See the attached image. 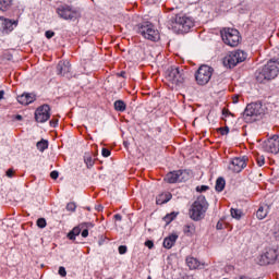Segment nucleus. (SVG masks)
Returning a JSON list of instances; mask_svg holds the SVG:
<instances>
[{
	"instance_id": "obj_5",
	"label": "nucleus",
	"mask_w": 279,
	"mask_h": 279,
	"mask_svg": "<svg viewBox=\"0 0 279 279\" xmlns=\"http://www.w3.org/2000/svg\"><path fill=\"white\" fill-rule=\"evenodd\" d=\"M247 59V53L243 50H235L230 52L223 58V65L227 66V69H234L236 64H240V62H245Z\"/></svg>"
},
{
	"instance_id": "obj_43",
	"label": "nucleus",
	"mask_w": 279,
	"mask_h": 279,
	"mask_svg": "<svg viewBox=\"0 0 279 279\" xmlns=\"http://www.w3.org/2000/svg\"><path fill=\"white\" fill-rule=\"evenodd\" d=\"M145 246L148 247V250H151L154 247V241L151 240H147L145 242Z\"/></svg>"
},
{
	"instance_id": "obj_4",
	"label": "nucleus",
	"mask_w": 279,
	"mask_h": 279,
	"mask_svg": "<svg viewBox=\"0 0 279 279\" xmlns=\"http://www.w3.org/2000/svg\"><path fill=\"white\" fill-rule=\"evenodd\" d=\"M137 34H141L143 38H146V40H151L153 43H156V40H160V33L154 24L149 22H144L140 25H137Z\"/></svg>"
},
{
	"instance_id": "obj_3",
	"label": "nucleus",
	"mask_w": 279,
	"mask_h": 279,
	"mask_svg": "<svg viewBox=\"0 0 279 279\" xmlns=\"http://www.w3.org/2000/svg\"><path fill=\"white\" fill-rule=\"evenodd\" d=\"M207 210H208V202H206V196L201 195L192 204L190 208V217L191 219H193V221H202Z\"/></svg>"
},
{
	"instance_id": "obj_21",
	"label": "nucleus",
	"mask_w": 279,
	"mask_h": 279,
	"mask_svg": "<svg viewBox=\"0 0 279 279\" xmlns=\"http://www.w3.org/2000/svg\"><path fill=\"white\" fill-rule=\"evenodd\" d=\"M177 241H178V234H170L168 238H165L163 247H166V250H171V247L175 245Z\"/></svg>"
},
{
	"instance_id": "obj_52",
	"label": "nucleus",
	"mask_w": 279,
	"mask_h": 279,
	"mask_svg": "<svg viewBox=\"0 0 279 279\" xmlns=\"http://www.w3.org/2000/svg\"><path fill=\"white\" fill-rule=\"evenodd\" d=\"M124 75H125V72H121V77H124Z\"/></svg>"
},
{
	"instance_id": "obj_35",
	"label": "nucleus",
	"mask_w": 279,
	"mask_h": 279,
	"mask_svg": "<svg viewBox=\"0 0 279 279\" xmlns=\"http://www.w3.org/2000/svg\"><path fill=\"white\" fill-rule=\"evenodd\" d=\"M219 132L222 136H227V134H230V128L226 126V128H220Z\"/></svg>"
},
{
	"instance_id": "obj_46",
	"label": "nucleus",
	"mask_w": 279,
	"mask_h": 279,
	"mask_svg": "<svg viewBox=\"0 0 279 279\" xmlns=\"http://www.w3.org/2000/svg\"><path fill=\"white\" fill-rule=\"evenodd\" d=\"M232 101H233V104H239V96H233L232 97Z\"/></svg>"
},
{
	"instance_id": "obj_30",
	"label": "nucleus",
	"mask_w": 279,
	"mask_h": 279,
	"mask_svg": "<svg viewBox=\"0 0 279 279\" xmlns=\"http://www.w3.org/2000/svg\"><path fill=\"white\" fill-rule=\"evenodd\" d=\"M13 0H1V11L5 12V10H10L12 8Z\"/></svg>"
},
{
	"instance_id": "obj_11",
	"label": "nucleus",
	"mask_w": 279,
	"mask_h": 279,
	"mask_svg": "<svg viewBox=\"0 0 279 279\" xmlns=\"http://www.w3.org/2000/svg\"><path fill=\"white\" fill-rule=\"evenodd\" d=\"M262 147L267 154H279V135H274L263 142Z\"/></svg>"
},
{
	"instance_id": "obj_26",
	"label": "nucleus",
	"mask_w": 279,
	"mask_h": 279,
	"mask_svg": "<svg viewBox=\"0 0 279 279\" xmlns=\"http://www.w3.org/2000/svg\"><path fill=\"white\" fill-rule=\"evenodd\" d=\"M125 108L126 105L123 100H117L114 102V110H117V112H125Z\"/></svg>"
},
{
	"instance_id": "obj_49",
	"label": "nucleus",
	"mask_w": 279,
	"mask_h": 279,
	"mask_svg": "<svg viewBox=\"0 0 279 279\" xmlns=\"http://www.w3.org/2000/svg\"><path fill=\"white\" fill-rule=\"evenodd\" d=\"M216 228H217V230H221L222 225L218 222L217 226H216Z\"/></svg>"
},
{
	"instance_id": "obj_18",
	"label": "nucleus",
	"mask_w": 279,
	"mask_h": 279,
	"mask_svg": "<svg viewBox=\"0 0 279 279\" xmlns=\"http://www.w3.org/2000/svg\"><path fill=\"white\" fill-rule=\"evenodd\" d=\"M17 101L22 106H29V104H34L36 101V95L34 94H22L17 96Z\"/></svg>"
},
{
	"instance_id": "obj_28",
	"label": "nucleus",
	"mask_w": 279,
	"mask_h": 279,
	"mask_svg": "<svg viewBox=\"0 0 279 279\" xmlns=\"http://www.w3.org/2000/svg\"><path fill=\"white\" fill-rule=\"evenodd\" d=\"M84 162H85L87 169H90V167H93L95 165V160H93V157L88 153H86L84 155Z\"/></svg>"
},
{
	"instance_id": "obj_17",
	"label": "nucleus",
	"mask_w": 279,
	"mask_h": 279,
	"mask_svg": "<svg viewBox=\"0 0 279 279\" xmlns=\"http://www.w3.org/2000/svg\"><path fill=\"white\" fill-rule=\"evenodd\" d=\"M58 75H69L71 73V62L69 61H60L57 65Z\"/></svg>"
},
{
	"instance_id": "obj_29",
	"label": "nucleus",
	"mask_w": 279,
	"mask_h": 279,
	"mask_svg": "<svg viewBox=\"0 0 279 279\" xmlns=\"http://www.w3.org/2000/svg\"><path fill=\"white\" fill-rule=\"evenodd\" d=\"M267 209H265V207H259L258 210L256 211V217L259 220L265 219V217H267Z\"/></svg>"
},
{
	"instance_id": "obj_41",
	"label": "nucleus",
	"mask_w": 279,
	"mask_h": 279,
	"mask_svg": "<svg viewBox=\"0 0 279 279\" xmlns=\"http://www.w3.org/2000/svg\"><path fill=\"white\" fill-rule=\"evenodd\" d=\"M119 254H125L128 252V246L125 245H121L119 246Z\"/></svg>"
},
{
	"instance_id": "obj_37",
	"label": "nucleus",
	"mask_w": 279,
	"mask_h": 279,
	"mask_svg": "<svg viewBox=\"0 0 279 279\" xmlns=\"http://www.w3.org/2000/svg\"><path fill=\"white\" fill-rule=\"evenodd\" d=\"M256 160H257L258 167H263V165H265V157L264 156L257 157Z\"/></svg>"
},
{
	"instance_id": "obj_9",
	"label": "nucleus",
	"mask_w": 279,
	"mask_h": 279,
	"mask_svg": "<svg viewBox=\"0 0 279 279\" xmlns=\"http://www.w3.org/2000/svg\"><path fill=\"white\" fill-rule=\"evenodd\" d=\"M213 73H215V69L210 65H201L195 75L197 84H199V86H206V84L210 82Z\"/></svg>"
},
{
	"instance_id": "obj_25",
	"label": "nucleus",
	"mask_w": 279,
	"mask_h": 279,
	"mask_svg": "<svg viewBox=\"0 0 279 279\" xmlns=\"http://www.w3.org/2000/svg\"><path fill=\"white\" fill-rule=\"evenodd\" d=\"M83 229L81 230V234L83 236V239H86V236H88V230H90V228H94L93 222H82Z\"/></svg>"
},
{
	"instance_id": "obj_54",
	"label": "nucleus",
	"mask_w": 279,
	"mask_h": 279,
	"mask_svg": "<svg viewBox=\"0 0 279 279\" xmlns=\"http://www.w3.org/2000/svg\"><path fill=\"white\" fill-rule=\"evenodd\" d=\"M0 99H1V92H0Z\"/></svg>"
},
{
	"instance_id": "obj_1",
	"label": "nucleus",
	"mask_w": 279,
	"mask_h": 279,
	"mask_svg": "<svg viewBox=\"0 0 279 279\" xmlns=\"http://www.w3.org/2000/svg\"><path fill=\"white\" fill-rule=\"evenodd\" d=\"M169 27L173 29L177 34H186L190 32L191 27L195 25L193 17L186 14H177L168 22Z\"/></svg>"
},
{
	"instance_id": "obj_50",
	"label": "nucleus",
	"mask_w": 279,
	"mask_h": 279,
	"mask_svg": "<svg viewBox=\"0 0 279 279\" xmlns=\"http://www.w3.org/2000/svg\"><path fill=\"white\" fill-rule=\"evenodd\" d=\"M3 95H5V93L1 90V99H4Z\"/></svg>"
},
{
	"instance_id": "obj_47",
	"label": "nucleus",
	"mask_w": 279,
	"mask_h": 279,
	"mask_svg": "<svg viewBox=\"0 0 279 279\" xmlns=\"http://www.w3.org/2000/svg\"><path fill=\"white\" fill-rule=\"evenodd\" d=\"M114 219H116L117 221H121L122 217H121V215L117 214V215H114Z\"/></svg>"
},
{
	"instance_id": "obj_34",
	"label": "nucleus",
	"mask_w": 279,
	"mask_h": 279,
	"mask_svg": "<svg viewBox=\"0 0 279 279\" xmlns=\"http://www.w3.org/2000/svg\"><path fill=\"white\" fill-rule=\"evenodd\" d=\"M76 208H77V205H75V203H69L66 205V210H69L70 213H75Z\"/></svg>"
},
{
	"instance_id": "obj_16",
	"label": "nucleus",
	"mask_w": 279,
	"mask_h": 279,
	"mask_svg": "<svg viewBox=\"0 0 279 279\" xmlns=\"http://www.w3.org/2000/svg\"><path fill=\"white\" fill-rule=\"evenodd\" d=\"M2 21V34H10L14 32V28L19 26V20H10L1 17Z\"/></svg>"
},
{
	"instance_id": "obj_8",
	"label": "nucleus",
	"mask_w": 279,
	"mask_h": 279,
	"mask_svg": "<svg viewBox=\"0 0 279 279\" xmlns=\"http://www.w3.org/2000/svg\"><path fill=\"white\" fill-rule=\"evenodd\" d=\"M166 80L173 84V86H181L184 82V70H180V68L171 66L166 71Z\"/></svg>"
},
{
	"instance_id": "obj_19",
	"label": "nucleus",
	"mask_w": 279,
	"mask_h": 279,
	"mask_svg": "<svg viewBox=\"0 0 279 279\" xmlns=\"http://www.w3.org/2000/svg\"><path fill=\"white\" fill-rule=\"evenodd\" d=\"M86 225L82 223H80L77 227H74L72 231L69 232L68 239H70V241H75V236H80V234H82V229H84Z\"/></svg>"
},
{
	"instance_id": "obj_38",
	"label": "nucleus",
	"mask_w": 279,
	"mask_h": 279,
	"mask_svg": "<svg viewBox=\"0 0 279 279\" xmlns=\"http://www.w3.org/2000/svg\"><path fill=\"white\" fill-rule=\"evenodd\" d=\"M101 154H102L104 158H109L111 153H110V149L102 148Z\"/></svg>"
},
{
	"instance_id": "obj_20",
	"label": "nucleus",
	"mask_w": 279,
	"mask_h": 279,
	"mask_svg": "<svg viewBox=\"0 0 279 279\" xmlns=\"http://www.w3.org/2000/svg\"><path fill=\"white\" fill-rule=\"evenodd\" d=\"M186 265L190 269H202L204 267V264L199 263L195 257H187Z\"/></svg>"
},
{
	"instance_id": "obj_23",
	"label": "nucleus",
	"mask_w": 279,
	"mask_h": 279,
	"mask_svg": "<svg viewBox=\"0 0 279 279\" xmlns=\"http://www.w3.org/2000/svg\"><path fill=\"white\" fill-rule=\"evenodd\" d=\"M225 189H226V179H223V177H219V178L216 180L215 190H216L218 193H221V191H223Z\"/></svg>"
},
{
	"instance_id": "obj_44",
	"label": "nucleus",
	"mask_w": 279,
	"mask_h": 279,
	"mask_svg": "<svg viewBox=\"0 0 279 279\" xmlns=\"http://www.w3.org/2000/svg\"><path fill=\"white\" fill-rule=\"evenodd\" d=\"M14 177V169L7 170V178H13Z\"/></svg>"
},
{
	"instance_id": "obj_31",
	"label": "nucleus",
	"mask_w": 279,
	"mask_h": 279,
	"mask_svg": "<svg viewBox=\"0 0 279 279\" xmlns=\"http://www.w3.org/2000/svg\"><path fill=\"white\" fill-rule=\"evenodd\" d=\"M231 217L233 219H241V217H243V211H241V209H234V208H231Z\"/></svg>"
},
{
	"instance_id": "obj_22",
	"label": "nucleus",
	"mask_w": 279,
	"mask_h": 279,
	"mask_svg": "<svg viewBox=\"0 0 279 279\" xmlns=\"http://www.w3.org/2000/svg\"><path fill=\"white\" fill-rule=\"evenodd\" d=\"M171 197H173V195H171V193L169 192L160 194L157 197V204L159 205L167 204V202H171Z\"/></svg>"
},
{
	"instance_id": "obj_48",
	"label": "nucleus",
	"mask_w": 279,
	"mask_h": 279,
	"mask_svg": "<svg viewBox=\"0 0 279 279\" xmlns=\"http://www.w3.org/2000/svg\"><path fill=\"white\" fill-rule=\"evenodd\" d=\"M15 119H16V121H23V116L17 114V116L15 117Z\"/></svg>"
},
{
	"instance_id": "obj_33",
	"label": "nucleus",
	"mask_w": 279,
	"mask_h": 279,
	"mask_svg": "<svg viewBox=\"0 0 279 279\" xmlns=\"http://www.w3.org/2000/svg\"><path fill=\"white\" fill-rule=\"evenodd\" d=\"M37 226L38 228H47V220H45V218H39L37 220Z\"/></svg>"
},
{
	"instance_id": "obj_14",
	"label": "nucleus",
	"mask_w": 279,
	"mask_h": 279,
	"mask_svg": "<svg viewBox=\"0 0 279 279\" xmlns=\"http://www.w3.org/2000/svg\"><path fill=\"white\" fill-rule=\"evenodd\" d=\"M186 180V171L177 170L169 172L165 181L168 182V184H175V182H184Z\"/></svg>"
},
{
	"instance_id": "obj_53",
	"label": "nucleus",
	"mask_w": 279,
	"mask_h": 279,
	"mask_svg": "<svg viewBox=\"0 0 279 279\" xmlns=\"http://www.w3.org/2000/svg\"><path fill=\"white\" fill-rule=\"evenodd\" d=\"M87 210H90V207H87Z\"/></svg>"
},
{
	"instance_id": "obj_24",
	"label": "nucleus",
	"mask_w": 279,
	"mask_h": 279,
	"mask_svg": "<svg viewBox=\"0 0 279 279\" xmlns=\"http://www.w3.org/2000/svg\"><path fill=\"white\" fill-rule=\"evenodd\" d=\"M183 232L187 236H193V234H195V225L194 223L185 225L184 228H183Z\"/></svg>"
},
{
	"instance_id": "obj_10",
	"label": "nucleus",
	"mask_w": 279,
	"mask_h": 279,
	"mask_svg": "<svg viewBox=\"0 0 279 279\" xmlns=\"http://www.w3.org/2000/svg\"><path fill=\"white\" fill-rule=\"evenodd\" d=\"M51 119V107L43 105L35 110V121L37 123H47Z\"/></svg>"
},
{
	"instance_id": "obj_2",
	"label": "nucleus",
	"mask_w": 279,
	"mask_h": 279,
	"mask_svg": "<svg viewBox=\"0 0 279 279\" xmlns=\"http://www.w3.org/2000/svg\"><path fill=\"white\" fill-rule=\"evenodd\" d=\"M279 73V61L270 60L264 68L256 72V80L263 84L265 80H276Z\"/></svg>"
},
{
	"instance_id": "obj_36",
	"label": "nucleus",
	"mask_w": 279,
	"mask_h": 279,
	"mask_svg": "<svg viewBox=\"0 0 279 279\" xmlns=\"http://www.w3.org/2000/svg\"><path fill=\"white\" fill-rule=\"evenodd\" d=\"M46 38L51 39L56 36V33L53 31H47L45 33Z\"/></svg>"
},
{
	"instance_id": "obj_13",
	"label": "nucleus",
	"mask_w": 279,
	"mask_h": 279,
	"mask_svg": "<svg viewBox=\"0 0 279 279\" xmlns=\"http://www.w3.org/2000/svg\"><path fill=\"white\" fill-rule=\"evenodd\" d=\"M245 167H247L245 157H235L229 162L228 169L231 173H241Z\"/></svg>"
},
{
	"instance_id": "obj_55",
	"label": "nucleus",
	"mask_w": 279,
	"mask_h": 279,
	"mask_svg": "<svg viewBox=\"0 0 279 279\" xmlns=\"http://www.w3.org/2000/svg\"><path fill=\"white\" fill-rule=\"evenodd\" d=\"M147 279H151V277H148Z\"/></svg>"
},
{
	"instance_id": "obj_45",
	"label": "nucleus",
	"mask_w": 279,
	"mask_h": 279,
	"mask_svg": "<svg viewBox=\"0 0 279 279\" xmlns=\"http://www.w3.org/2000/svg\"><path fill=\"white\" fill-rule=\"evenodd\" d=\"M51 128H58V119L50 120Z\"/></svg>"
},
{
	"instance_id": "obj_40",
	"label": "nucleus",
	"mask_w": 279,
	"mask_h": 279,
	"mask_svg": "<svg viewBox=\"0 0 279 279\" xmlns=\"http://www.w3.org/2000/svg\"><path fill=\"white\" fill-rule=\"evenodd\" d=\"M59 175H60V173L56 170L50 173V178L52 180H58Z\"/></svg>"
},
{
	"instance_id": "obj_42",
	"label": "nucleus",
	"mask_w": 279,
	"mask_h": 279,
	"mask_svg": "<svg viewBox=\"0 0 279 279\" xmlns=\"http://www.w3.org/2000/svg\"><path fill=\"white\" fill-rule=\"evenodd\" d=\"M196 191H198L199 193H204V191H208V185H202L201 187L197 186Z\"/></svg>"
},
{
	"instance_id": "obj_32",
	"label": "nucleus",
	"mask_w": 279,
	"mask_h": 279,
	"mask_svg": "<svg viewBox=\"0 0 279 279\" xmlns=\"http://www.w3.org/2000/svg\"><path fill=\"white\" fill-rule=\"evenodd\" d=\"M175 217H178V214L175 213L168 214L163 217V221L167 223V226H169V223H171Z\"/></svg>"
},
{
	"instance_id": "obj_12",
	"label": "nucleus",
	"mask_w": 279,
	"mask_h": 279,
	"mask_svg": "<svg viewBox=\"0 0 279 279\" xmlns=\"http://www.w3.org/2000/svg\"><path fill=\"white\" fill-rule=\"evenodd\" d=\"M278 258V251L276 248H268L259 257L260 265H274Z\"/></svg>"
},
{
	"instance_id": "obj_39",
	"label": "nucleus",
	"mask_w": 279,
	"mask_h": 279,
	"mask_svg": "<svg viewBox=\"0 0 279 279\" xmlns=\"http://www.w3.org/2000/svg\"><path fill=\"white\" fill-rule=\"evenodd\" d=\"M59 275H61L62 278L66 277V268L59 267Z\"/></svg>"
},
{
	"instance_id": "obj_6",
	"label": "nucleus",
	"mask_w": 279,
	"mask_h": 279,
	"mask_svg": "<svg viewBox=\"0 0 279 279\" xmlns=\"http://www.w3.org/2000/svg\"><path fill=\"white\" fill-rule=\"evenodd\" d=\"M220 34L225 45H228L229 47H239V43H241L239 31L235 28H223L220 31Z\"/></svg>"
},
{
	"instance_id": "obj_15",
	"label": "nucleus",
	"mask_w": 279,
	"mask_h": 279,
	"mask_svg": "<svg viewBox=\"0 0 279 279\" xmlns=\"http://www.w3.org/2000/svg\"><path fill=\"white\" fill-rule=\"evenodd\" d=\"M57 14H59L60 19H64V21H73V19H77V12L71 10V7H59L57 9Z\"/></svg>"
},
{
	"instance_id": "obj_27",
	"label": "nucleus",
	"mask_w": 279,
	"mask_h": 279,
	"mask_svg": "<svg viewBox=\"0 0 279 279\" xmlns=\"http://www.w3.org/2000/svg\"><path fill=\"white\" fill-rule=\"evenodd\" d=\"M36 147L39 151H45V149H48L49 142L47 140H41L37 142Z\"/></svg>"
},
{
	"instance_id": "obj_51",
	"label": "nucleus",
	"mask_w": 279,
	"mask_h": 279,
	"mask_svg": "<svg viewBox=\"0 0 279 279\" xmlns=\"http://www.w3.org/2000/svg\"><path fill=\"white\" fill-rule=\"evenodd\" d=\"M104 209V207H101V205H99L98 206V210H102Z\"/></svg>"
},
{
	"instance_id": "obj_7",
	"label": "nucleus",
	"mask_w": 279,
	"mask_h": 279,
	"mask_svg": "<svg viewBox=\"0 0 279 279\" xmlns=\"http://www.w3.org/2000/svg\"><path fill=\"white\" fill-rule=\"evenodd\" d=\"M263 112V106L260 104H248L243 112V119L246 123H252V121H256V117H260Z\"/></svg>"
}]
</instances>
